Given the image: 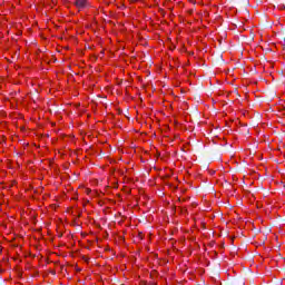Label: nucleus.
Segmentation results:
<instances>
[{
    "label": "nucleus",
    "instance_id": "1",
    "mask_svg": "<svg viewBox=\"0 0 285 285\" xmlns=\"http://www.w3.org/2000/svg\"><path fill=\"white\" fill-rule=\"evenodd\" d=\"M75 6L78 8V10H83V8H88L89 2L88 0H76Z\"/></svg>",
    "mask_w": 285,
    "mask_h": 285
}]
</instances>
